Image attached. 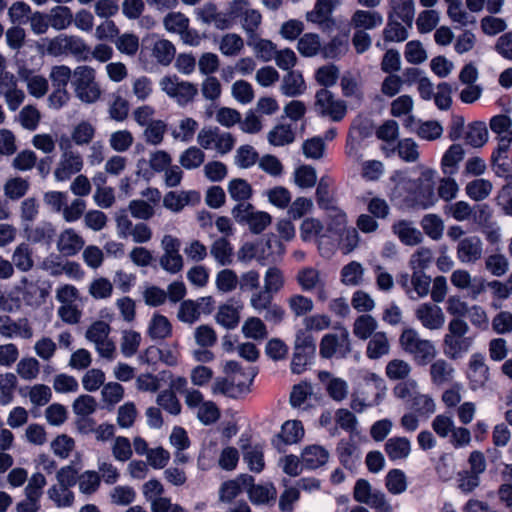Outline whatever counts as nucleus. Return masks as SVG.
<instances>
[{
	"label": "nucleus",
	"instance_id": "nucleus-1",
	"mask_svg": "<svg viewBox=\"0 0 512 512\" xmlns=\"http://www.w3.org/2000/svg\"><path fill=\"white\" fill-rule=\"evenodd\" d=\"M47 53L54 57L70 54L78 61L91 59L90 47L82 38L73 35H59L49 40Z\"/></svg>",
	"mask_w": 512,
	"mask_h": 512
},
{
	"label": "nucleus",
	"instance_id": "nucleus-2",
	"mask_svg": "<svg viewBox=\"0 0 512 512\" xmlns=\"http://www.w3.org/2000/svg\"><path fill=\"white\" fill-rule=\"evenodd\" d=\"M403 350L413 355L415 361L425 365L435 356V347L429 340L421 339L418 332L412 328L405 329L400 336Z\"/></svg>",
	"mask_w": 512,
	"mask_h": 512
},
{
	"label": "nucleus",
	"instance_id": "nucleus-3",
	"mask_svg": "<svg viewBox=\"0 0 512 512\" xmlns=\"http://www.w3.org/2000/svg\"><path fill=\"white\" fill-rule=\"evenodd\" d=\"M72 85L76 96L85 103H94L100 97V89L95 82V70L89 66H78L73 71Z\"/></svg>",
	"mask_w": 512,
	"mask_h": 512
},
{
	"label": "nucleus",
	"instance_id": "nucleus-4",
	"mask_svg": "<svg viewBox=\"0 0 512 512\" xmlns=\"http://www.w3.org/2000/svg\"><path fill=\"white\" fill-rule=\"evenodd\" d=\"M59 147L62 153L54 176L57 181H67L82 170L83 158L78 151L72 148L71 141L67 138L61 139Z\"/></svg>",
	"mask_w": 512,
	"mask_h": 512
},
{
	"label": "nucleus",
	"instance_id": "nucleus-5",
	"mask_svg": "<svg viewBox=\"0 0 512 512\" xmlns=\"http://www.w3.org/2000/svg\"><path fill=\"white\" fill-rule=\"evenodd\" d=\"M199 146L205 150H215L221 155L229 153L235 144V139L229 132H223L218 127H204L197 135Z\"/></svg>",
	"mask_w": 512,
	"mask_h": 512
},
{
	"label": "nucleus",
	"instance_id": "nucleus-6",
	"mask_svg": "<svg viewBox=\"0 0 512 512\" xmlns=\"http://www.w3.org/2000/svg\"><path fill=\"white\" fill-rule=\"evenodd\" d=\"M160 87L182 107L191 103L198 94L197 85L181 80L176 75L163 77L160 81Z\"/></svg>",
	"mask_w": 512,
	"mask_h": 512
},
{
	"label": "nucleus",
	"instance_id": "nucleus-7",
	"mask_svg": "<svg viewBox=\"0 0 512 512\" xmlns=\"http://www.w3.org/2000/svg\"><path fill=\"white\" fill-rule=\"evenodd\" d=\"M315 110L318 114L330 118L332 121H341L347 113L345 101L335 98L334 94L323 88L315 95Z\"/></svg>",
	"mask_w": 512,
	"mask_h": 512
},
{
	"label": "nucleus",
	"instance_id": "nucleus-8",
	"mask_svg": "<svg viewBox=\"0 0 512 512\" xmlns=\"http://www.w3.org/2000/svg\"><path fill=\"white\" fill-rule=\"evenodd\" d=\"M47 481L42 473H34L28 480V484L24 489L25 499L16 505L17 512H38L41 508V497L43 488Z\"/></svg>",
	"mask_w": 512,
	"mask_h": 512
},
{
	"label": "nucleus",
	"instance_id": "nucleus-9",
	"mask_svg": "<svg viewBox=\"0 0 512 512\" xmlns=\"http://www.w3.org/2000/svg\"><path fill=\"white\" fill-rule=\"evenodd\" d=\"M349 352L350 341L349 334L346 329H343L340 334L328 333L321 339L319 353L323 358H343Z\"/></svg>",
	"mask_w": 512,
	"mask_h": 512
},
{
	"label": "nucleus",
	"instance_id": "nucleus-10",
	"mask_svg": "<svg viewBox=\"0 0 512 512\" xmlns=\"http://www.w3.org/2000/svg\"><path fill=\"white\" fill-rule=\"evenodd\" d=\"M257 370L250 368L246 374L245 381H236V376L230 378H217L213 385L214 394H222L230 398H237L241 394L249 391V387L253 383Z\"/></svg>",
	"mask_w": 512,
	"mask_h": 512
},
{
	"label": "nucleus",
	"instance_id": "nucleus-11",
	"mask_svg": "<svg viewBox=\"0 0 512 512\" xmlns=\"http://www.w3.org/2000/svg\"><path fill=\"white\" fill-rule=\"evenodd\" d=\"M511 144H497L490 157L491 169L497 177L512 181Z\"/></svg>",
	"mask_w": 512,
	"mask_h": 512
},
{
	"label": "nucleus",
	"instance_id": "nucleus-12",
	"mask_svg": "<svg viewBox=\"0 0 512 512\" xmlns=\"http://www.w3.org/2000/svg\"><path fill=\"white\" fill-rule=\"evenodd\" d=\"M483 242L480 237L470 235L457 243L456 257L463 264H474L482 258Z\"/></svg>",
	"mask_w": 512,
	"mask_h": 512
},
{
	"label": "nucleus",
	"instance_id": "nucleus-13",
	"mask_svg": "<svg viewBox=\"0 0 512 512\" xmlns=\"http://www.w3.org/2000/svg\"><path fill=\"white\" fill-rule=\"evenodd\" d=\"M0 335L6 339L33 337V329L27 318L12 319L10 316H0Z\"/></svg>",
	"mask_w": 512,
	"mask_h": 512
},
{
	"label": "nucleus",
	"instance_id": "nucleus-14",
	"mask_svg": "<svg viewBox=\"0 0 512 512\" xmlns=\"http://www.w3.org/2000/svg\"><path fill=\"white\" fill-rule=\"evenodd\" d=\"M467 378L469 380V387L473 391H477L485 386L489 380V369L485 364V357L481 353H474L471 355Z\"/></svg>",
	"mask_w": 512,
	"mask_h": 512
},
{
	"label": "nucleus",
	"instance_id": "nucleus-15",
	"mask_svg": "<svg viewBox=\"0 0 512 512\" xmlns=\"http://www.w3.org/2000/svg\"><path fill=\"white\" fill-rule=\"evenodd\" d=\"M415 316L423 327L429 330L440 329L445 323V315L442 309L432 303L420 304L415 311Z\"/></svg>",
	"mask_w": 512,
	"mask_h": 512
},
{
	"label": "nucleus",
	"instance_id": "nucleus-16",
	"mask_svg": "<svg viewBox=\"0 0 512 512\" xmlns=\"http://www.w3.org/2000/svg\"><path fill=\"white\" fill-rule=\"evenodd\" d=\"M318 379L332 400L341 402L347 397L349 386L344 379L335 377L328 371H320Z\"/></svg>",
	"mask_w": 512,
	"mask_h": 512
},
{
	"label": "nucleus",
	"instance_id": "nucleus-17",
	"mask_svg": "<svg viewBox=\"0 0 512 512\" xmlns=\"http://www.w3.org/2000/svg\"><path fill=\"white\" fill-rule=\"evenodd\" d=\"M197 19L201 22L213 25L216 29L225 30L230 28L229 19L226 17L225 11H219L213 3H206L202 7L196 9Z\"/></svg>",
	"mask_w": 512,
	"mask_h": 512
},
{
	"label": "nucleus",
	"instance_id": "nucleus-18",
	"mask_svg": "<svg viewBox=\"0 0 512 512\" xmlns=\"http://www.w3.org/2000/svg\"><path fill=\"white\" fill-rule=\"evenodd\" d=\"M17 284L20 288L21 303L24 302L27 306L36 307L45 300L46 292L37 282L24 276Z\"/></svg>",
	"mask_w": 512,
	"mask_h": 512
},
{
	"label": "nucleus",
	"instance_id": "nucleus-19",
	"mask_svg": "<svg viewBox=\"0 0 512 512\" xmlns=\"http://www.w3.org/2000/svg\"><path fill=\"white\" fill-rule=\"evenodd\" d=\"M242 304L240 301L231 299L227 303L221 305L216 314V321L219 325L226 329H234L240 321V310Z\"/></svg>",
	"mask_w": 512,
	"mask_h": 512
},
{
	"label": "nucleus",
	"instance_id": "nucleus-20",
	"mask_svg": "<svg viewBox=\"0 0 512 512\" xmlns=\"http://www.w3.org/2000/svg\"><path fill=\"white\" fill-rule=\"evenodd\" d=\"M252 482H254V478L247 474H242L234 480L224 482L220 488V500L222 502H232Z\"/></svg>",
	"mask_w": 512,
	"mask_h": 512
},
{
	"label": "nucleus",
	"instance_id": "nucleus-21",
	"mask_svg": "<svg viewBox=\"0 0 512 512\" xmlns=\"http://www.w3.org/2000/svg\"><path fill=\"white\" fill-rule=\"evenodd\" d=\"M393 233L407 246H415L422 242L423 236L412 222L399 220L392 226Z\"/></svg>",
	"mask_w": 512,
	"mask_h": 512
},
{
	"label": "nucleus",
	"instance_id": "nucleus-22",
	"mask_svg": "<svg viewBox=\"0 0 512 512\" xmlns=\"http://www.w3.org/2000/svg\"><path fill=\"white\" fill-rule=\"evenodd\" d=\"M83 238L73 229L64 230L58 239L57 248L64 256L76 255L84 246Z\"/></svg>",
	"mask_w": 512,
	"mask_h": 512
},
{
	"label": "nucleus",
	"instance_id": "nucleus-23",
	"mask_svg": "<svg viewBox=\"0 0 512 512\" xmlns=\"http://www.w3.org/2000/svg\"><path fill=\"white\" fill-rule=\"evenodd\" d=\"M301 458L303 467L314 470L328 462L329 452L321 445H310L304 448Z\"/></svg>",
	"mask_w": 512,
	"mask_h": 512
},
{
	"label": "nucleus",
	"instance_id": "nucleus-24",
	"mask_svg": "<svg viewBox=\"0 0 512 512\" xmlns=\"http://www.w3.org/2000/svg\"><path fill=\"white\" fill-rule=\"evenodd\" d=\"M382 23V15L374 10H356L351 17V25L357 30H371Z\"/></svg>",
	"mask_w": 512,
	"mask_h": 512
},
{
	"label": "nucleus",
	"instance_id": "nucleus-25",
	"mask_svg": "<svg viewBox=\"0 0 512 512\" xmlns=\"http://www.w3.org/2000/svg\"><path fill=\"white\" fill-rule=\"evenodd\" d=\"M384 450L391 461L404 460L411 453V442L406 437H391L386 441Z\"/></svg>",
	"mask_w": 512,
	"mask_h": 512
},
{
	"label": "nucleus",
	"instance_id": "nucleus-26",
	"mask_svg": "<svg viewBox=\"0 0 512 512\" xmlns=\"http://www.w3.org/2000/svg\"><path fill=\"white\" fill-rule=\"evenodd\" d=\"M490 129L497 135V144H512V120L508 115H495L490 120Z\"/></svg>",
	"mask_w": 512,
	"mask_h": 512
},
{
	"label": "nucleus",
	"instance_id": "nucleus-27",
	"mask_svg": "<svg viewBox=\"0 0 512 512\" xmlns=\"http://www.w3.org/2000/svg\"><path fill=\"white\" fill-rule=\"evenodd\" d=\"M336 453L340 463L349 470H353L358 461L359 456L355 443L349 439H341L336 447Z\"/></svg>",
	"mask_w": 512,
	"mask_h": 512
},
{
	"label": "nucleus",
	"instance_id": "nucleus-28",
	"mask_svg": "<svg viewBox=\"0 0 512 512\" xmlns=\"http://www.w3.org/2000/svg\"><path fill=\"white\" fill-rule=\"evenodd\" d=\"M197 198L198 193L195 191H170L164 196L163 205L173 212H180L186 205Z\"/></svg>",
	"mask_w": 512,
	"mask_h": 512
},
{
	"label": "nucleus",
	"instance_id": "nucleus-29",
	"mask_svg": "<svg viewBox=\"0 0 512 512\" xmlns=\"http://www.w3.org/2000/svg\"><path fill=\"white\" fill-rule=\"evenodd\" d=\"M390 351V343L386 333L376 332L369 338L366 355L369 359L377 360Z\"/></svg>",
	"mask_w": 512,
	"mask_h": 512
},
{
	"label": "nucleus",
	"instance_id": "nucleus-30",
	"mask_svg": "<svg viewBox=\"0 0 512 512\" xmlns=\"http://www.w3.org/2000/svg\"><path fill=\"white\" fill-rule=\"evenodd\" d=\"M447 4V15L452 22L461 27L474 25L476 18L462 7V0H445Z\"/></svg>",
	"mask_w": 512,
	"mask_h": 512
},
{
	"label": "nucleus",
	"instance_id": "nucleus-31",
	"mask_svg": "<svg viewBox=\"0 0 512 512\" xmlns=\"http://www.w3.org/2000/svg\"><path fill=\"white\" fill-rule=\"evenodd\" d=\"M210 254L219 266H228L233 261V247L225 237L218 238L213 242Z\"/></svg>",
	"mask_w": 512,
	"mask_h": 512
},
{
	"label": "nucleus",
	"instance_id": "nucleus-32",
	"mask_svg": "<svg viewBox=\"0 0 512 512\" xmlns=\"http://www.w3.org/2000/svg\"><path fill=\"white\" fill-rule=\"evenodd\" d=\"M246 490L251 502L257 505L267 504L271 500H275L277 494L274 485L271 483L255 485L254 482H252L251 485H248Z\"/></svg>",
	"mask_w": 512,
	"mask_h": 512
},
{
	"label": "nucleus",
	"instance_id": "nucleus-33",
	"mask_svg": "<svg viewBox=\"0 0 512 512\" xmlns=\"http://www.w3.org/2000/svg\"><path fill=\"white\" fill-rule=\"evenodd\" d=\"M147 333L152 340H163L171 335L172 325L166 316L154 314L149 322Z\"/></svg>",
	"mask_w": 512,
	"mask_h": 512
},
{
	"label": "nucleus",
	"instance_id": "nucleus-34",
	"mask_svg": "<svg viewBox=\"0 0 512 512\" xmlns=\"http://www.w3.org/2000/svg\"><path fill=\"white\" fill-rule=\"evenodd\" d=\"M445 353L452 359H457L472 346V338L464 336H445Z\"/></svg>",
	"mask_w": 512,
	"mask_h": 512
},
{
	"label": "nucleus",
	"instance_id": "nucleus-35",
	"mask_svg": "<svg viewBox=\"0 0 512 512\" xmlns=\"http://www.w3.org/2000/svg\"><path fill=\"white\" fill-rule=\"evenodd\" d=\"M306 89L305 81L301 73L290 71L284 76L281 92L288 97H296L304 93Z\"/></svg>",
	"mask_w": 512,
	"mask_h": 512
},
{
	"label": "nucleus",
	"instance_id": "nucleus-36",
	"mask_svg": "<svg viewBox=\"0 0 512 512\" xmlns=\"http://www.w3.org/2000/svg\"><path fill=\"white\" fill-rule=\"evenodd\" d=\"M27 239L33 243H49L54 236V229L50 223L42 222L35 227L31 224L23 227Z\"/></svg>",
	"mask_w": 512,
	"mask_h": 512
},
{
	"label": "nucleus",
	"instance_id": "nucleus-37",
	"mask_svg": "<svg viewBox=\"0 0 512 512\" xmlns=\"http://www.w3.org/2000/svg\"><path fill=\"white\" fill-rule=\"evenodd\" d=\"M430 375L435 385H443L453 379L454 368L446 360L438 359L431 364Z\"/></svg>",
	"mask_w": 512,
	"mask_h": 512
},
{
	"label": "nucleus",
	"instance_id": "nucleus-38",
	"mask_svg": "<svg viewBox=\"0 0 512 512\" xmlns=\"http://www.w3.org/2000/svg\"><path fill=\"white\" fill-rule=\"evenodd\" d=\"M408 28L404 23L397 21L393 15H389L383 30V38L386 42H404L409 36Z\"/></svg>",
	"mask_w": 512,
	"mask_h": 512
},
{
	"label": "nucleus",
	"instance_id": "nucleus-39",
	"mask_svg": "<svg viewBox=\"0 0 512 512\" xmlns=\"http://www.w3.org/2000/svg\"><path fill=\"white\" fill-rule=\"evenodd\" d=\"M378 323L374 317L369 314H363L357 317L353 324V334L360 340H367L374 333Z\"/></svg>",
	"mask_w": 512,
	"mask_h": 512
},
{
	"label": "nucleus",
	"instance_id": "nucleus-40",
	"mask_svg": "<svg viewBox=\"0 0 512 512\" xmlns=\"http://www.w3.org/2000/svg\"><path fill=\"white\" fill-rule=\"evenodd\" d=\"M48 498L57 508L71 507L75 500V495L70 488L54 484L47 490Z\"/></svg>",
	"mask_w": 512,
	"mask_h": 512
},
{
	"label": "nucleus",
	"instance_id": "nucleus-41",
	"mask_svg": "<svg viewBox=\"0 0 512 512\" xmlns=\"http://www.w3.org/2000/svg\"><path fill=\"white\" fill-rule=\"evenodd\" d=\"M268 142L272 146H285L292 143L295 139V133L291 124L276 125L267 136Z\"/></svg>",
	"mask_w": 512,
	"mask_h": 512
},
{
	"label": "nucleus",
	"instance_id": "nucleus-42",
	"mask_svg": "<svg viewBox=\"0 0 512 512\" xmlns=\"http://www.w3.org/2000/svg\"><path fill=\"white\" fill-rule=\"evenodd\" d=\"M11 263L21 272L30 271L34 266L32 249L30 246L26 243L19 244L12 254Z\"/></svg>",
	"mask_w": 512,
	"mask_h": 512
},
{
	"label": "nucleus",
	"instance_id": "nucleus-43",
	"mask_svg": "<svg viewBox=\"0 0 512 512\" xmlns=\"http://www.w3.org/2000/svg\"><path fill=\"white\" fill-rule=\"evenodd\" d=\"M464 150L459 144L451 145L444 153L441 166L445 175H452L456 172L458 163L462 161Z\"/></svg>",
	"mask_w": 512,
	"mask_h": 512
},
{
	"label": "nucleus",
	"instance_id": "nucleus-44",
	"mask_svg": "<svg viewBox=\"0 0 512 512\" xmlns=\"http://www.w3.org/2000/svg\"><path fill=\"white\" fill-rule=\"evenodd\" d=\"M50 26L55 30H64L73 22V14L67 6H56L50 10L48 14Z\"/></svg>",
	"mask_w": 512,
	"mask_h": 512
},
{
	"label": "nucleus",
	"instance_id": "nucleus-45",
	"mask_svg": "<svg viewBox=\"0 0 512 512\" xmlns=\"http://www.w3.org/2000/svg\"><path fill=\"white\" fill-rule=\"evenodd\" d=\"M391 7L394 18L400 19L407 27H411L414 19V2L413 0H392Z\"/></svg>",
	"mask_w": 512,
	"mask_h": 512
},
{
	"label": "nucleus",
	"instance_id": "nucleus-46",
	"mask_svg": "<svg viewBox=\"0 0 512 512\" xmlns=\"http://www.w3.org/2000/svg\"><path fill=\"white\" fill-rule=\"evenodd\" d=\"M492 188L493 185L490 180L478 178L466 185L465 192L470 199L482 201L490 195Z\"/></svg>",
	"mask_w": 512,
	"mask_h": 512
},
{
	"label": "nucleus",
	"instance_id": "nucleus-47",
	"mask_svg": "<svg viewBox=\"0 0 512 512\" xmlns=\"http://www.w3.org/2000/svg\"><path fill=\"white\" fill-rule=\"evenodd\" d=\"M407 477L401 469H391L385 477V486L393 495H400L407 489Z\"/></svg>",
	"mask_w": 512,
	"mask_h": 512
},
{
	"label": "nucleus",
	"instance_id": "nucleus-48",
	"mask_svg": "<svg viewBox=\"0 0 512 512\" xmlns=\"http://www.w3.org/2000/svg\"><path fill=\"white\" fill-rule=\"evenodd\" d=\"M488 140V130L483 122H474L468 126L465 134L466 144L474 147H482Z\"/></svg>",
	"mask_w": 512,
	"mask_h": 512
},
{
	"label": "nucleus",
	"instance_id": "nucleus-49",
	"mask_svg": "<svg viewBox=\"0 0 512 512\" xmlns=\"http://www.w3.org/2000/svg\"><path fill=\"white\" fill-rule=\"evenodd\" d=\"M411 284L413 288L411 290H407L409 298L416 299L425 297L430 290L431 277L426 275L425 272L413 271Z\"/></svg>",
	"mask_w": 512,
	"mask_h": 512
},
{
	"label": "nucleus",
	"instance_id": "nucleus-50",
	"mask_svg": "<svg viewBox=\"0 0 512 512\" xmlns=\"http://www.w3.org/2000/svg\"><path fill=\"white\" fill-rule=\"evenodd\" d=\"M198 128L199 123L195 119L186 117L180 120L178 127L171 132V135L175 140L189 143L193 140Z\"/></svg>",
	"mask_w": 512,
	"mask_h": 512
},
{
	"label": "nucleus",
	"instance_id": "nucleus-51",
	"mask_svg": "<svg viewBox=\"0 0 512 512\" xmlns=\"http://www.w3.org/2000/svg\"><path fill=\"white\" fill-rule=\"evenodd\" d=\"M205 161V153L200 147L190 146L184 150L180 157L179 163L186 170H194L199 168Z\"/></svg>",
	"mask_w": 512,
	"mask_h": 512
},
{
	"label": "nucleus",
	"instance_id": "nucleus-52",
	"mask_svg": "<svg viewBox=\"0 0 512 512\" xmlns=\"http://www.w3.org/2000/svg\"><path fill=\"white\" fill-rule=\"evenodd\" d=\"M332 11V0H317L314 9L307 14V20L319 25H324L330 21Z\"/></svg>",
	"mask_w": 512,
	"mask_h": 512
},
{
	"label": "nucleus",
	"instance_id": "nucleus-53",
	"mask_svg": "<svg viewBox=\"0 0 512 512\" xmlns=\"http://www.w3.org/2000/svg\"><path fill=\"white\" fill-rule=\"evenodd\" d=\"M176 49L172 42L161 39L154 43L152 55L163 66L169 65L175 57Z\"/></svg>",
	"mask_w": 512,
	"mask_h": 512
},
{
	"label": "nucleus",
	"instance_id": "nucleus-54",
	"mask_svg": "<svg viewBox=\"0 0 512 512\" xmlns=\"http://www.w3.org/2000/svg\"><path fill=\"white\" fill-rule=\"evenodd\" d=\"M364 275V268L361 263L351 261L341 269V281L347 286H357L361 284Z\"/></svg>",
	"mask_w": 512,
	"mask_h": 512
},
{
	"label": "nucleus",
	"instance_id": "nucleus-55",
	"mask_svg": "<svg viewBox=\"0 0 512 512\" xmlns=\"http://www.w3.org/2000/svg\"><path fill=\"white\" fill-rule=\"evenodd\" d=\"M228 193L230 197L237 201H248L253 194L251 185L242 178H235L228 183Z\"/></svg>",
	"mask_w": 512,
	"mask_h": 512
},
{
	"label": "nucleus",
	"instance_id": "nucleus-56",
	"mask_svg": "<svg viewBox=\"0 0 512 512\" xmlns=\"http://www.w3.org/2000/svg\"><path fill=\"white\" fill-rule=\"evenodd\" d=\"M304 436V428L301 421L288 420L281 428L280 437L285 444H294Z\"/></svg>",
	"mask_w": 512,
	"mask_h": 512
},
{
	"label": "nucleus",
	"instance_id": "nucleus-57",
	"mask_svg": "<svg viewBox=\"0 0 512 512\" xmlns=\"http://www.w3.org/2000/svg\"><path fill=\"white\" fill-rule=\"evenodd\" d=\"M248 45L253 47L256 56L265 62L274 59L277 52V47L272 41L258 39L256 36L254 39L248 40Z\"/></svg>",
	"mask_w": 512,
	"mask_h": 512
},
{
	"label": "nucleus",
	"instance_id": "nucleus-58",
	"mask_svg": "<svg viewBox=\"0 0 512 512\" xmlns=\"http://www.w3.org/2000/svg\"><path fill=\"white\" fill-rule=\"evenodd\" d=\"M297 49L304 57H313L321 49L320 38L317 34L306 33L298 40Z\"/></svg>",
	"mask_w": 512,
	"mask_h": 512
},
{
	"label": "nucleus",
	"instance_id": "nucleus-59",
	"mask_svg": "<svg viewBox=\"0 0 512 512\" xmlns=\"http://www.w3.org/2000/svg\"><path fill=\"white\" fill-rule=\"evenodd\" d=\"M327 212V218L329 220L328 228L334 234H340L346 228L347 215L340 209L336 204L332 205L331 208L325 209Z\"/></svg>",
	"mask_w": 512,
	"mask_h": 512
},
{
	"label": "nucleus",
	"instance_id": "nucleus-60",
	"mask_svg": "<svg viewBox=\"0 0 512 512\" xmlns=\"http://www.w3.org/2000/svg\"><path fill=\"white\" fill-rule=\"evenodd\" d=\"M100 483V475L94 470H86L78 477L79 491L85 495L95 493L98 490Z\"/></svg>",
	"mask_w": 512,
	"mask_h": 512
},
{
	"label": "nucleus",
	"instance_id": "nucleus-61",
	"mask_svg": "<svg viewBox=\"0 0 512 512\" xmlns=\"http://www.w3.org/2000/svg\"><path fill=\"white\" fill-rule=\"evenodd\" d=\"M259 161V154L251 145L240 146L235 155V164L241 169H247Z\"/></svg>",
	"mask_w": 512,
	"mask_h": 512
},
{
	"label": "nucleus",
	"instance_id": "nucleus-62",
	"mask_svg": "<svg viewBox=\"0 0 512 512\" xmlns=\"http://www.w3.org/2000/svg\"><path fill=\"white\" fill-rule=\"evenodd\" d=\"M294 182L302 188H312L317 182L316 170L309 165H301L294 171Z\"/></svg>",
	"mask_w": 512,
	"mask_h": 512
},
{
	"label": "nucleus",
	"instance_id": "nucleus-63",
	"mask_svg": "<svg viewBox=\"0 0 512 512\" xmlns=\"http://www.w3.org/2000/svg\"><path fill=\"white\" fill-rule=\"evenodd\" d=\"M94 135V126L87 121H81L73 128L71 139L76 145L83 146L89 144Z\"/></svg>",
	"mask_w": 512,
	"mask_h": 512
},
{
	"label": "nucleus",
	"instance_id": "nucleus-64",
	"mask_svg": "<svg viewBox=\"0 0 512 512\" xmlns=\"http://www.w3.org/2000/svg\"><path fill=\"white\" fill-rule=\"evenodd\" d=\"M495 201L504 215L512 217V181L501 187Z\"/></svg>",
	"mask_w": 512,
	"mask_h": 512
}]
</instances>
